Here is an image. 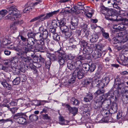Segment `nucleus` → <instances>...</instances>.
I'll list each match as a JSON object with an SVG mask.
<instances>
[{
  "instance_id": "obj_1",
  "label": "nucleus",
  "mask_w": 128,
  "mask_h": 128,
  "mask_svg": "<svg viewBox=\"0 0 128 128\" xmlns=\"http://www.w3.org/2000/svg\"><path fill=\"white\" fill-rule=\"evenodd\" d=\"M34 39L32 38H28V43L25 44L26 46L24 47L20 52L17 53V54L18 56H23L25 54H26V56L28 55V53H31L33 52L32 50L33 47V45L34 44Z\"/></svg>"
},
{
  "instance_id": "obj_2",
  "label": "nucleus",
  "mask_w": 128,
  "mask_h": 128,
  "mask_svg": "<svg viewBox=\"0 0 128 128\" xmlns=\"http://www.w3.org/2000/svg\"><path fill=\"white\" fill-rule=\"evenodd\" d=\"M6 8L9 10V14L5 17V19L14 21L16 18L21 17L20 11L18 10L14 6L7 7Z\"/></svg>"
},
{
  "instance_id": "obj_3",
  "label": "nucleus",
  "mask_w": 128,
  "mask_h": 128,
  "mask_svg": "<svg viewBox=\"0 0 128 128\" xmlns=\"http://www.w3.org/2000/svg\"><path fill=\"white\" fill-rule=\"evenodd\" d=\"M84 75V70L80 69L79 67L76 68L72 73V78L69 81L70 84L74 83L76 78L78 77L79 79L82 78Z\"/></svg>"
},
{
  "instance_id": "obj_4",
  "label": "nucleus",
  "mask_w": 128,
  "mask_h": 128,
  "mask_svg": "<svg viewBox=\"0 0 128 128\" xmlns=\"http://www.w3.org/2000/svg\"><path fill=\"white\" fill-rule=\"evenodd\" d=\"M25 115L24 113H18L15 114L13 118L20 124H26L27 123L26 120L25 118Z\"/></svg>"
},
{
  "instance_id": "obj_5",
  "label": "nucleus",
  "mask_w": 128,
  "mask_h": 128,
  "mask_svg": "<svg viewBox=\"0 0 128 128\" xmlns=\"http://www.w3.org/2000/svg\"><path fill=\"white\" fill-rule=\"evenodd\" d=\"M93 79L94 81L97 82L96 86L100 88H103L105 86V84H107L109 82V79L108 77H106L103 78L102 82L97 76H95V78Z\"/></svg>"
},
{
  "instance_id": "obj_6",
  "label": "nucleus",
  "mask_w": 128,
  "mask_h": 128,
  "mask_svg": "<svg viewBox=\"0 0 128 128\" xmlns=\"http://www.w3.org/2000/svg\"><path fill=\"white\" fill-rule=\"evenodd\" d=\"M19 64V66H18L17 64L16 65L15 67L14 66H11V68L14 72L17 73L20 72V70L22 71L23 70L24 71L25 69H27L28 68V66L26 65H24L23 62H20Z\"/></svg>"
},
{
  "instance_id": "obj_7",
  "label": "nucleus",
  "mask_w": 128,
  "mask_h": 128,
  "mask_svg": "<svg viewBox=\"0 0 128 128\" xmlns=\"http://www.w3.org/2000/svg\"><path fill=\"white\" fill-rule=\"evenodd\" d=\"M84 60V58L81 55L76 57L75 59L74 60V64L75 65L76 68L77 67L80 68L79 67L82 64L80 60Z\"/></svg>"
},
{
  "instance_id": "obj_8",
  "label": "nucleus",
  "mask_w": 128,
  "mask_h": 128,
  "mask_svg": "<svg viewBox=\"0 0 128 128\" xmlns=\"http://www.w3.org/2000/svg\"><path fill=\"white\" fill-rule=\"evenodd\" d=\"M59 2L61 3H64L65 8H70L72 4V2L70 0H60Z\"/></svg>"
},
{
  "instance_id": "obj_9",
  "label": "nucleus",
  "mask_w": 128,
  "mask_h": 128,
  "mask_svg": "<svg viewBox=\"0 0 128 128\" xmlns=\"http://www.w3.org/2000/svg\"><path fill=\"white\" fill-rule=\"evenodd\" d=\"M112 41L113 43L114 44H116L119 42L121 43L122 44L124 43V39L123 37L122 36L114 38L112 40Z\"/></svg>"
},
{
  "instance_id": "obj_10",
  "label": "nucleus",
  "mask_w": 128,
  "mask_h": 128,
  "mask_svg": "<svg viewBox=\"0 0 128 128\" xmlns=\"http://www.w3.org/2000/svg\"><path fill=\"white\" fill-rule=\"evenodd\" d=\"M113 28L119 31L123 30L126 29L124 24H115L112 26Z\"/></svg>"
},
{
  "instance_id": "obj_11",
  "label": "nucleus",
  "mask_w": 128,
  "mask_h": 128,
  "mask_svg": "<svg viewBox=\"0 0 128 128\" xmlns=\"http://www.w3.org/2000/svg\"><path fill=\"white\" fill-rule=\"evenodd\" d=\"M60 51H58V62L60 65H64L65 61L64 59L63 58V56L62 53H60Z\"/></svg>"
},
{
  "instance_id": "obj_12",
  "label": "nucleus",
  "mask_w": 128,
  "mask_h": 128,
  "mask_svg": "<svg viewBox=\"0 0 128 128\" xmlns=\"http://www.w3.org/2000/svg\"><path fill=\"white\" fill-rule=\"evenodd\" d=\"M27 6L24 9V12L27 13L30 11L32 10L33 4L30 2H28L27 4Z\"/></svg>"
},
{
  "instance_id": "obj_13",
  "label": "nucleus",
  "mask_w": 128,
  "mask_h": 128,
  "mask_svg": "<svg viewBox=\"0 0 128 128\" xmlns=\"http://www.w3.org/2000/svg\"><path fill=\"white\" fill-rule=\"evenodd\" d=\"M10 61L11 62V66L15 67L16 65H17V63L18 61V59L17 57L16 56H14L12 57L10 59Z\"/></svg>"
},
{
  "instance_id": "obj_14",
  "label": "nucleus",
  "mask_w": 128,
  "mask_h": 128,
  "mask_svg": "<svg viewBox=\"0 0 128 128\" xmlns=\"http://www.w3.org/2000/svg\"><path fill=\"white\" fill-rule=\"evenodd\" d=\"M98 36L97 34H93L90 36V40L92 42H96L98 40Z\"/></svg>"
},
{
  "instance_id": "obj_15",
  "label": "nucleus",
  "mask_w": 128,
  "mask_h": 128,
  "mask_svg": "<svg viewBox=\"0 0 128 128\" xmlns=\"http://www.w3.org/2000/svg\"><path fill=\"white\" fill-rule=\"evenodd\" d=\"M59 11V10H58L47 14L44 18V19L46 20L49 18L50 17H52L54 15L58 14Z\"/></svg>"
},
{
  "instance_id": "obj_16",
  "label": "nucleus",
  "mask_w": 128,
  "mask_h": 128,
  "mask_svg": "<svg viewBox=\"0 0 128 128\" xmlns=\"http://www.w3.org/2000/svg\"><path fill=\"white\" fill-rule=\"evenodd\" d=\"M95 76L94 77L92 78L91 79H88L87 80H85V82L86 84H91L92 86H93V85L96 84V85L97 82L94 81L93 78H95V76Z\"/></svg>"
},
{
  "instance_id": "obj_17",
  "label": "nucleus",
  "mask_w": 128,
  "mask_h": 128,
  "mask_svg": "<svg viewBox=\"0 0 128 128\" xmlns=\"http://www.w3.org/2000/svg\"><path fill=\"white\" fill-rule=\"evenodd\" d=\"M105 54V53H104L103 54L102 53V52H92V57L94 58L95 59H96L100 57L101 56L103 55L104 56Z\"/></svg>"
},
{
  "instance_id": "obj_18",
  "label": "nucleus",
  "mask_w": 128,
  "mask_h": 128,
  "mask_svg": "<svg viewBox=\"0 0 128 128\" xmlns=\"http://www.w3.org/2000/svg\"><path fill=\"white\" fill-rule=\"evenodd\" d=\"M74 61L71 60H69L67 63V67L70 70L76 68L75 65H74Z\"/></svg>"
},
{
  "instance_id": "obj_19",
  "label": "nucleus",
  "mask_w": 128,
  "mask_h": 128,
  "mask_svg": "<svg viewBox=\"0 0 128 128\" xmlns=\"http://www.w3.org/2000/svg\"><path fill=\"white\" fill-rule=\"evenodd\" d=\"M10 43V41L6 38L2 40V44L0 46V49L5 48V46L8 45Z\"/></svg>"
},
{
  "instance_id": "obj_20",
  "label": "nucleus",
  "mask_w": 128,
  "mask_h": 128,
  "mask_svg": "<svg viewBox=\"0 0 128 128\" xmlns=\"http://www.w3.org/2000/svg\"><path fill=\"white\" fill-rule=\"evenodd\" d=\"M59 123L61 125L66 124L68 122L65 120L62 116H60L59 117Z\"/></svg>"
},
{
  "instance_id": "obj_21",
  "label": "nucleus",
  "mask_w": 128,
  "mask_h": 128,
  "mask_svg": "<svg viewBox=\"0 0 128 128\" xmlns=\"http://www.w3.org/2000/svg\"><path fill=\"white\" fill-rule=\"evenodd\" d=\"M1 84L5 88H7L9 90L11 89V86L8 84L6 80H4L1 82Z\"/></svg>"
},
{
  "instance_id": "obj_22",
  "label": "nucleus",
  "mask_w": 128,
  "mask_h": 128,
  "mask_svg": "<svg viewBox=\"0 0 128 128\" xmlns=\"http://www.w3.org/2000/svg\"><path fill=\"white\" fill-rule=\"evenodd\" d=\"M34 52H38L40 50H42V49L43 47L40 45L39 44H37L36 42H34Z\"/></svg>"
},
{
  "instance_id": "obj_23",
  "label": "nucleus",
  "mask_w": 128,
  "mask_h": 128,
  "mask_svg": "<svg viewBox=\"0 0 128 128\" xmlns=\"http://www.w3.org/2000/svg\"><path fill=\"white\" fill-rule=\"evenodd\" d=\"M93 98V95L92 94H87V95L84 98V100L86 102H90L92 99Z\"/></svg>"
},
{
  "instance_id": "obj_24",
  "label": "nucleus",
  "mask_w": 128,
  "mask_h": 128,
  "mask_svg": "<svg viewBox=\"0 0 128 128\" xmlns=\"http://www.w3.org/2000/svg\"><path fill=\"white\" fill-rule=\"evenodd\" d=\"M105 98L110 99L113 98L114 97V93L113 91H109L108 93L105 94L104 95Z\"/></svg>"
},
{
  "instance_id": "obj_25",
  "label": "nucleus",
  "mask_w": 128,
  "mask_h": 128,
  "mask_svg": "<svg viewBox=\"0 0 128 128\" xmlns=\"http://www.w3.org/2000/svg\"><path fill=\"white\" fill-rule=\"evenodd\" d=\"M70 112L74 116L77 113L78 111V109L77 108L74 107L72 108L70 106V108L68 109Z\"/></svg>"
},
{
  "instance_id": "obj_26",
  "label": "nucleus",
  "mask_w": 128,
  "mask_h": 128,
  "mask_svg": "<svg viewBox=\"0 0 128 128\" xmlns=\"http://www.w3.org/2000/svg\"><path fill=\"white\" fill-rule=\"evenodd\" d=\"M100 8L101 12L103 14H104L105 16L107 12L108 8H106L103 6H100Z\"/></svg>"
},
{
  "instance_id": "obj_27",
  "label": "nucleus",
  "mask_w": 128,
  "mask_h": 128,
  "mask_svg": "<svg viewBox=\"0 0 128 128\" xmlns=\"http://www.w3.org/2000/svg\"><path fill=\"white\" fill-rule=\"evenodd\" d=\"M114 12L112 9H109L108 8L107 12L105 16V18H106V17H110L114 14Z\"/></svg>"
},
{
  "instance_id": "obj_28",
  "label": "nucleus",
  "mask_w": 128,
  "mask_h": 128,
  "mask_svg": "<svg viewBox=\"0 0 128 128\" xmlns=\"http://www.w3.org/2000/svg\"><path fill=\"white\" fill-rule=\"evenodd\" d=\"M106 19L110 20L118 21L119 20H118L117 19V16H116L114 14L111 16L110 17H106Z\"/></svg>"
},
{
  "instance_id": "obj_29",
  "label": "nucleus",
  "mask_w": 128,
  "mask_h": 128,
  "mask_svg": "<svg viewBox=\"0 0 128 128\" xmlns=\"http://www.w3.org/2000/svg\"><path fill=\"white\" fill-rule=\"evenodd\" d=\"M8 13L6 10H2L0 11V20H1Z\"/></svg>"
},
{
  "instance_id": "obj_30",
  "label": "nucleus",
  "mask_w": 128,
  "mask_h": 128,
  "mask_svg": "<svg viewBox=\"0 0 128 128\" xmlns=\"http://www.w3.org/2000/svg\"><path fill=\"white\" fill-rule=\"evenodd\" d=\"M71 102L73 105H78L80 103L79 101L74 98H72L70 99Z\"/></svg>"
},
{
  "instance_id": "obj_31",
  "label": "nucleus",
  "mask_w": 128,
  "mask_h": 128,
  "mask_svg": "<svg viewBox=\"0 0 128 128\" xmlns=\"http://www.w3.org/2000/svg\"><path fill=\"white\" fill-rule=\"evenodd\" d=\"M60 28L62 32L64 33L68 32L69 30V28L66 25L61 26Z\"/></svg>"
},
{
  "instance_id": "obj_32",
  "label": "nucleus",
  "mask_w": 128,
  "mask_h": 128,
  "mask_svg": "<svg viewBox=\"0 0 128 128\" xmlns=\"http://www.w3.org/2000/svg\"><path fill=\"white\" fill-rule=\"evenodd\" d=\"M22 60L26 62H29L31 60L30 58L27 56L26 57H25L22 56L20 57Z\"/></svg>"
},
{
  "instance_id": "obj_33",
  "label": "nucleus",
  "mask_w": 128,
  "mask_h": 128,
  "mask_svg": "<svg viewBox=\"0 0 128 128\" xmlns=\"http://www.w3.org/2000/svg\"><path fill=\"white\" fill-rule=\"evenodd\" d=\"M52 27L54 28H57L59 26L58 24V20L56 21V20H52Z\"/></svg>"
},
{
  "instance_id": "obj_34",
  "label": "nucleus",
  "mask_w": 128,
  "mask_h": 128,
  "mask_svg": "<svg viewBox=\"0 0 128 128\" xmlns=\"http://www.w3.org/2000/svg\"><path fill=\"white\" fill-rule=\"evenodd\" d=\"M35 102L36 103H37V104H35V105L38 106H40L42 104H44L43 103H48V102L47 100H40V101H36Z\"/></svg>"
},
{
  "instance_id": "obj_35",
  "label": "nucleus",
  "mask_w": 128,
  "mask_h": 128,
  "mask_svg": "<svg viewBox=\"0 0 128 128\" xmlns=\"http://www.w3.org/2000/svg\"><path fill=\"white\" fill-rule=\"evenodd\" d=\"M9 122H11L12 123L13 122L12 120L10 118H8L6 120L3 119L0 120V122L1 124L3 123Z\"/></svg>"
},
{
  "instance_id": "obj_36",
  "label": "nucleus",
  "mask_w": 128,
  "mask_h": 128,
  "mask_svg": "<svg viewBox=\"0 0 128 128\" xmlns=\"http://www.w3.org/2000/svg\"><path fill=\"white\" fill-rule=\"evenodd\" d=\"M20 82V79L19 77L16 78L12 81L13 84L14 85L18 84Z\"/></svg>"
},
{
  "instance_id": "obj_37",
  "label": "nucleus",
  "mask_w": 128,
  "mask_h": 128,
  "mask_svg": "<svg viewBox=\"0 0 128 128\" xmlns=\"http://www.w3.org/2000/svg\"><path fill=\"white\" fill-rule=\"evenodd\" d=\"M82 66L87 71L89 70L90 65L88 63L83 64Z\"/></svg>"
},
{
  "instance_id": "obj_38",
  "label": "nucleus",
  "mask_w": 128,
  "mask_h": 128,
  "mask_svg": "<svg viewBox=\"0 0 128 128\" xmlns=\"http://www.w3.org/2000/svg\"><path fill=\"white\" fill-rule=\"evenodd\" d=\"M48 32L46 30L44 31L42 34V38L43 40L48 38Z\"/></svg>"
},
{
  "instance_id": "obj_39",
  "label": "nucleus",
  "mask_w": 128,
  "mask_h": 128,
  "mask_svg": "<svg viewBox=\"0 0 128 128\" xmlns=\"http://www.w3.org/2000/svg\"><path fill=\"white\" fill-rule=\"evenodd\" d=\"M29 119L31 121L36 120L38 119V116L35 115H32L30 116Z\"/></svg>"
},
{
  "instance_id": "obj_40",
  "label": "nucleus",
  "mask_w": 128,
  "mask_h": 128,
  "mask_svg": "<svg viewBox=\"0 0 128 128\" xmlns=\"http://www.w3.org/2000/svg\"><path fill=\"white\" fill-rule=\"evenodd\" d=\"M33 42L34 43V42H36L37 44H39L40 45H41L42 46L44 44V40H43L41 39H40V40H34V41H33Z\"/></svg>"
},
{
  "instance_id": "obj_41",
  "label": "nucleus",
  "mask_w": 128,
  "mask_h": 128,
  "mask_svg": "<svg viewBox=\"0 0 128 128\" xmlns=\"http://www.w3.org/2000/svg\"><path fill=\"white\" fill-rule=\"evenodd\" d=\"M100 90H99L96 91L94 93V94L96 95L97 96L99 95L100 94H102L104 93V90L102 89L103 88H99Z\"/></svg>"
},
{
  "instance_id": "obj_42",
  "label": "nucleus",
  "mask_w": 128,
  "mask_h": 128,
  "mask_svg": "<svg viewBox=\"0 0 128 128\" xmlns=\"http://www.w3.org/2000/svg\"><path fill=\"white\" fill-rule=\"evenodd\" d=\"M44 15H45L44 14H41L40 16H39L32 19L30 21V22H32L35 21H36L40 19L41 18L43 17Z\"/></svg>"
},
{
  "instance_id": "obj_43",
  "label": "nucleus",
  "mask_w": 128,
  "mask_h": 128,
  "mask_svg": "<svg viewBox=\"0 0 128 128\" xmlns=\"http://www.w3.org/2000/svg\"><path fill=\"white\" fill-rule=\"evenodd\" d=\"M52 36L54 39L56 41H58L60 40V36L56 33L54 34Z\"/></svg>"
},
{
  "instance_id": "obj_44",
  "label": "nucleus",
  "mask_w": 128,
  "mask_h": 128,
  "mask_svg": "<svg viewBox=\"0 0 128 128\" xmlns=\"http://www.w3.org/2000/svg\"><path fill=\"white\" fill-rule=\"evenodd\" d=\"M96 49L97 50H98V52L101 51L102 49V45L101 44L97 45L96 46Z\"/></svg>"
},
{
  "instance_id": "obj_45",
  "label": "nucleus",
  "mask_w": 128,
  "mask_h": 128,
  "mask_svg": "<svg viewBox=\"0 0 128 128\" xmlns=\"http://www.w3.org/2000/svg\"><path fill=\"white\" fill-rule=\"evenodd\" d=\"M95 68L96 66L94 64H92L90 65L89 70L90 72H92L94 71Z\"/></svg>"
},
{
  "instance_id": "obj_46",
  "label": "nucleus",
  "mask_w": 128,
  "mask_h": 128,
  "mask_svg": "<svg viewBox=\"0 0 128 128\" xmlns=\"http://www.w3.org/2000/svg\"><path fill=\"white\" fill-rule=\"evenodd\" d=\"M30 56L32 58L34 61L35 62H36L38 61V57L36 54H31L30 55Z\"/></svg>"
},
{
  "instance_id": "obj_47",
  "label": "nucleus",
  "mask_w": 128,
  "mask_h": 128,
  "mask_svg": "<svg viewBox=\"0 0 128 128\" xmlns=\"http://www.w3.org/2000/svg\"><path fill=\"white\" fill-rule=\"evenodd\" d=\"M65 24L66 22H65L64 20V19H62L60 20V21L58 20V24H59V26H65L64 25Z\"/></svg>"
},
{
  "instance_id": "obj_48",
  "label": "nucleus",
  "mask_w": 128,
  "mask_h": 128,
  "mask_svg": "<svg viewBox=\"0 0 128 128\" xmlns=\"http://www.w3.org/2000/svg\"><path fill=\"white\" fill-rule=\"evenodd\" d=\"M20 100L22 101V100H18L16 102V101H13L11 102L10 103H9V104H10L11 106H16V105L17 102L19 101Z\"/></svg>"
},
{
  "instance_id": "obj_49",
  "label": "nucleus",
  "mask_w": 128,
  "mask_h": 128,
  "mask_svg": "<svg viewBox=\"0 0 128 128\" xmlns=\"http://www.w3.org/2000/svg\"><path fill=\"white\" fill-rule=\"evenodd\" d=\"M78 19L77 18H74L73 19L72 21V23L75 24V25H77L78 22Z\"/></svg>"
},
{
  "instance_id": "obj_50",
  "label": "nucleus",
  "mask_w": 128,
  "mask_h": 128,
  "mask_svg": "<svg viewBox=\"0 0 128 128\" xmlns=\"http://www.w3.org/2000/svg\"><path fill=\"white\" fill-rule=\"evenodd\" d=\"M49 58L52 60H55L56 59V57L54 54H49Z\"/></svg>"
},
{
  "instance_id": "obj_51",
  "label": "nucleus",
  "mask_w": 128,
  "mask_h": 128,
  "mask_svg": "<svg viewBox=\"0 0 128 128\" xmlns=\"http://www.w3.org/2000/svg\"><path fill=\"white\" fill-rule=\"evenodd\" d=\"M35 37L38 39H41L42 38V34L40 33H38L36 34L35 36Z\"/></svg>"
},
{
  "instance_id": "obj_52",
  "label": "nucleus",
  "mask_w": 128,
  "mask_h": 128,
  "mask_svg": "<svg viewBox=\"0 0 128 128\" xmlns=\"http://www.w3.org/2000/svg\"><path fill=\"white\" fill-rule=\"evenodd\" d=\"M102 34L104 37L106 39L108 38L109 37V34L108 33L104 32L103 30H102Z\"/></svg>"
},
{
  "instance_id": "obj_53",
  "label": "nucleus",
  "mask_w": 128,
  "mask_h": 128,
  "mask_svg": "<svg viewBox=\"0 0 128 128\" xmlns=\"http://www.w3.org/2000/svg\"><path fill=\"white\" fill-rule=\"evenodd\" d=\"M127 44H125L124 45H122L118 47L117 48V49L118 50H120L122 49H124L127 46Z\"/></svg>"
},
{
  "instance_id": "obj_54",
  "label": "nucleus",
  "mask_w": 128,
  "mask_h": 128,
  "mask_svg": "<svg viewBox=\"0 0 128 128\" xmlns=\"http://www.w3.org/2000/svg\"><path fill=\"white\" fill-rule=\"evenodd\" d=\"M9 110L12 114H14L17 112L18 108H9Z\"/></svg>"
},
{
  "instance_id": "obj_55",
  "label": "nucleus",
  "mask_w": 128,
  "mask_h": 128,
  "mask_svg": "<svg viewBox=\"0 0 128 128\" xmlns=\"http://www.w3.org/2000/svg\"><path fill=\"white\" fill-rule=\"evenodd\" d=\"M56 28L51 26L49 29V31L53 34H54L56 33Z\"/></svg>"
},
{
  "instance_id": "obj_56",
  "label": "nucleus",
  "mask_w": 128,
  "mask_h": 128,
  "mask_svg": "<svg viewBox=\"0 0 128 128\" xmlns=\"http://www.w3.org/2000/svg\"><path fill=\"white\" fill-rule=\"evenodd\" d=\"M42 118L44 119L50 120V117L47 114H43L42 115Z\"/></svg>"
},
{
  "instance_id": "obj_57",
  "label": "nucleus",
  "mask_w": 128,
  "mask_h": 128,
  "mask_svg": "<svg viewBox=\"0 0 128 128\" xmlns=\"http://www.w3.org/2000/svg\"><path fill=\"white\" fill-rule=\"evenodd\" d=\"M64 34L66 36L67 38H69L71 36L72 34V33L71 32H70L68 31L64 33Z\"/></svg>"
},
{
  "instance_id": "obj_58",
  "label": "nucleus",
  "mask_w": 128,
  "mask_h": 128,
  "mask_svg": "<svg viewBox=\"0 0 128 128\" xmlns=\"http://www.w3.org/2000/svg\"><path fill=\"white\" fill-rule=\"evenodd\" d=\"M77 25H75V24L71 23V24L70 26V29L72 30L75 29Z\"/></svg>"
},
{
  "instance_id": "obj_59",
  "label": "nucleus",
  "mask_w": 128,
  "mask_h": 128,
  "mask_svg": "<svg viewBox=\"0 0 128 128\" xmlns=\"http://www.w3.org/2000/svg\"><path fill=\"white\" fill-rule=\"evenodd\" d=\"M88 44L86 42L84 41L82 42V45L84 47H85V48L84 49V50H86V48L87 47V45H88Z\"/></svg>"
},
{
  "instance_id": "obj_60",
  "label": "nucleus",
  "mask_w": 128,
  "mask_h": 128,
  "mask_svg": "<svg viewBox=\"0 0 128 128\" xmlns=\"http://www.w3.org/2000/svg\"><path fill=\"white\" fill-rule=\"evenodd\" d=\"M77 10L76 6H74L70 10L72 13H74Z\"/></svg>"
},
{
  "instance_id": "obj_61",
  "label": "nucleus",
  "mask_w": 128,
  "mask_h": 128,
  "mask_svg": "<svg viewBox=\"0 0 128 128\" xmlns=\"http://www.w3.org/2000/svg\"><path fill=\"white\" fill-rule=\"evenodd\" d=\"M14 24H12V25H10V28L11 30H14L15 31L17 29V27L14 25Z\"/></svg>"
},
{
  "instance_id": "obj_62",
  "label": "nucleus",
  "mask_w": 128,
  "mask_h": 128,
  "mask_svg": "<svg viewBox=\"0 0 128 128\" xmlns=\"http://www.w3.org/2000/svg\"><path fill=\"white\" fill-rule=\"evenodd\" d=\"M67 58L69 60H71L74 58L75 57V56L73 55L72 54H69L67 56Z\"/></svg>"
},
{
  "instance_id": "obj_63",
  "label": "nucleus",
  "mask_w": 128,
  "mask_h": 128,
  "mask_svg": "<svg viewBox=\"0 0 128 128\" xmlns=\"http://www.w3.org/2000/svg\"><path fill=\"white\" fill-rule=\"evenodd\" d=\"M20 36V37L21 40L24 42H25L26 41L28 42V39H27L26 38H25L22 35Z\"/></svg>"
},
{
  "instance_id": "obj_64",
  "label": "nucleus",
  "mask_w": 128,
  "mask_h": 128,
  "mask_svg": "<svg viewBox=\"0 0 128 128\" xmlns=\"http://www.w3.org/2000/svg\"><path fill=\"white\" fill-rule=\"evenodd\" d=\"M84 6H76L77 10H83L84 8Z\"/></svg>"
}]
</instances>
